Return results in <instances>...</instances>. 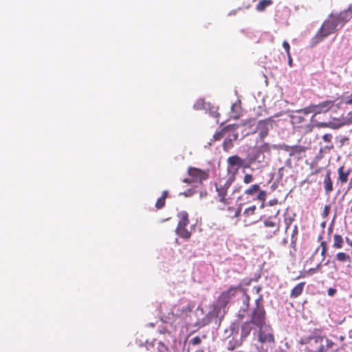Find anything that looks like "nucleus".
I'll return each instance as SVG.
<instances>
[{
	"instance_id": "obj_1",
	"label": "nucleus",
	"mask_w": 352,
	"mask_h": 352,
	"mask_svg": "<svg viewBox=\"0 0 352 352\" xmlns=\"http://www.w3.org/2000/svg\"><path fill=\"white\" fill-rule=\"evenodd\" d=\"M302 344H307L306 349L309 352H327L332 348L334 343L324 336H314L300 342Z\"/></svg>"
},
{
	"instance_id": "obj_2",
	"label": "nucleus",
	"mask_w": 352,
	"mask_h": 352,
	"mask_svg": "<svg viewBox=\"0 0 352 352\" xmlns=\"http://www.w3.org/2000/svg\"><path fill=\"white\" fill-rule=\"evenodd\" d=\"M234 181V176H228L219 178L214 183L217 193L216 199L224 206H228L231 203L232 198L228 196V190Z\"/></svg>"
},
{
	"instance_id": "obj_3",
	"label": "nucleus",
	"mask_w": 352,
	"mask_h": 352,
	"mask_svg": "<svg viewBox=\"0 0 352 352\" xmlns=\"http://www.w3.org/2000/svg\"><path fill=\"white\" fill-rule=\"evenodd\" d=\"M263 302V296L259 294V296L256 300V307L253 309L250 322L256 325L260 329L265 325L266 313L263 305L261 304Z\"/></svg>"
},
{
	"instance_id": "obj_4",
	"label": "nucleus",
	"mask_w": 352,
	"mask_h": 352,
	"mask_svg": "<svg viewBox=\"0 0 352 352\" xmlns=\"http://www.w3.org/2000/svg\"><path fill=\"white\" fill-rule=\"evenodd\" d=\"M177 217L179 221L175 229V233L183 239L188 240L192 235V232L186 228L190 223L188 214L186 211H181L177 214Z\"/></svg>"
},
{
	"instance_id": "obj_5",
	"label": "nucleus",
	"mask_w": 352,
	"mask_h": 352,
	"mask_svg": "<svg viewBox=\"0 0 352 352\" xmlns=\"http://www.w3.org/2000/svg\"><path fill=\"white\" fill-rule=\"evenodd\" d=\"M242 288L241 284L232 285L226 290L222 292L217 299V306L219 309H224L229 304L232 298H234L239 291Z\"/></svg>"
},
{
	"instance_id": "obj_6",
	"label": "nucleus",
	"mask_w": 352,
	"mask_h": 352,
	"mask_svg": "<svg viewBox=\"0 0 352 352\" xmlns=\"http://www.w3.org/2000/svg\"><path fill=\"white\" fill-rule=\"evenodd\" d=\"M261 229L267 239H271L280 230L279 221L276 217H270L264 221L263 226Z\"/></svg>"
},
{
	"instance_id": "obj_7",
	"label": "nucleus",
	"mask_w": 352,
	"mask_h": 352,
	"mask_svg": "<svg viewBox=\"0 0 352 352\" xmlns=\"http://www.w3.org/2000/svg\"><path fill=\"white\" fill-rule=\"evenodd\" d=\"M245 160L240 157L239 155H232L227 160V169L229 173L228 176H234V179H236V175L238 173L239 170L241 167H246L244 165Z\"/></svg>"
},
{
	"instance_id": "obj_8",
	"label": "nucleus",
	"mask_w": 352,
	"mask_h": 352,
	"mask_svg": "<svg viewBox=\"0 0 352 352\" xmlns=\"http://www.w3.org/2000/svg\"><path fill=\"white\" fill-rule=\"evenodd\" d=\"M335 29L333 28L332 23L327 18V20L324 21L320 30L317 32L314 37L313 38L314 44H318L321 42L324 38L328 36L329 35L333 34L335 32Z\"/></svg>"
},
{
	"instance_id": "obj_9",
	"label": "nucleus",
	"mask_w": 352,
	"mask_h": 352,
	"mask_svg": "<svg viewBox=\"0 0 352 352\" xmlns=\"http://www.w3.org/2000/svg\"><path fill=\"white\" fill-rule=\"evenodd\" d=\"M188 174L192 178L193 182L202 183L209 177L208 170H202L198 168L190 166L188 168Z\"/></svg>"
},
{
	"instance_id": "obj_10",
	"label": "nucleus",
	"mask_w": 352,
	"mask_h": 352,
	"mask_svg": "<svg viewBox=\"0 0 352 352\" xmlns=\"http://www.w3.org/2000/svg\"><path fill=\"white\" fill-rule=\"evenodd\" d=\"M245 195L248 196H253L255 194H257L256 199L262 201L263 204H264V201L266 199L267 197V192L260 189V186L257 184L252 185L250 187H249L248 189H246L244 192ZM263 204H262V206Z\"/></svg>"
},
{
	"instance_id": "obj_11",
	"label": "nucleus",
	"mask_w": 352,
	"mask_h": 352,
	"mask_svg": "<svg viewBox=\"0 0 352 352\" xmlns=\"http://www.w3.org/2000/svg\"><path fill=\"white\" fill-rule=\"evenodd\" d=\"M194 306L190 303L175 305L172 308V314L177 318H183L190 313Z\"/></svg>"
},
{
	"instance_id": "obj_12",
	"label": "nucleus",
	"mask_w": 352,
	"mask_h": 352,
	"mask_svg": "<svg viewBox=\"0 0 352 352\" xmlns=\"http://www.w3.org/2000/svg\"><path fill=\"white\" fill-rule=\"evenodd\" d=\"M270 122L267 120H260L258 122L256 128L252 133H254L256 131L258 132L259 136L261 139L265 138L269 132Z\"/></svg>"
},
{
	"instance_id": "obj_13",
	"label": "nucleus",
	"mask_w": 352,
	"mask_h": 352,
	"mask_svg": "<svg viewBox=\"0 0 352 352\" xmlns=\"http://www.w3.org/2000/svg\"><path fill=\"white\" fill-rule=\"evenodd\" d=\"M351 171L352 169H345L344 166H340L338 169V177L337 179V184H340L342 186L346 184Z\"/></svg>"
},
{
	"instance_id": "obj_14",
	"label": "nucleus",
	"mask_w": 352,
	"mask_h": 352,
	"mask_svg": "<svg viewBox=\"0 0 352 352\" xmlns=\"http://www.w3.org/2000/svg\"><path fill=\"white\" fill-rule=\"evenodd\" d=\"M334 105V101L326 100L318 104H314V109L316 110V115L320 113H324L330 110Z\"/></svg>"
},
{
	"instance_id": "obj_15",
	"label": "nucleus",
	"mask_w": 352,
	"mask_h": 352,
	"mask_svg": "<svg viewBox=\"0 0 352 352\" xmlns=\"http://www.w3.org/2000/svg\"><path fill=\"white\" fill-rule=\"evenodd\" d=\"M331 170H328L325 174L324 180H323V185H324V192L326 195H329L331 192L333 191V182L331 178Z\"/></svg>"
},
{
	"instance_id": "obj_16",
	"label": "nucleus",
	"mask_w": 352,
	"mask_h": 352,
	"mask_svg": "<svg viewBox=\"0 0 352 352\" xmlns=\"http://www.w3.org/2000/svg\"><path fill=\"white\" fill-rule=\"evenodd\" d=\"M258 340L262 343H274L275 342L274 335L271 332L265 333L262 329L259 331Z\"/></svg>"
},
{
	"instance_id": "obj_17",
	"label": "nucleus",
	"mask_w": 352,
	"mask_h": 352,
	"mask_svg": "<svg viewBox=\"0 0 352 352\" xmlns=\"http://www.w3.org/2000/svg\"><path fill=\"white\" fill-rule=\"evenodd\" d=\"M305 285V282H302L296 285L290 292V298H296L300 296L304 289Z\"/></svg>"
},
{
	"instance_id": "obj_18",
	"label": "nucleus",
	"mask_w": 352,
	"mask_h": 352,
	"mask_svg": "<svg viewBox=\"0 0 352 352\" xmlns=\"http://www.w3.org/2000/svg\"><path fill=\"white\" fill-rule=\"evenodd\" d=\"M234 129L232 126H226L222 129H221L219 131H217L214 135L213 139L214 141H219L221 140L224 136H226L229 131V129Z\"/></svg>"
},
{
	"instance_id": "obj_19",
	"label": "nucleus",
	"mask_w": 352,
	"mask_h": 352,
	"mask_svg": "<svg viewBox=\"0 0 352 352\" xmlns=\"http://www.w3.org/2000/svg\"><path fill=\"white\" fill-rule=\"evenodd\" d=\"M244 340L240 337L239 339L233 338L232 340L229 341L228 350L233 351L235 348L241 346L243 343Z\"/></svg>"
},
{
	"instance_id": "obj_20",
	"label": "nucleus",
	"mask_w": 352,
	"mask_h": 352,
	"mask_svg": "<svg viewBox=\"0 0 352 352\" xmlns=\"http://www.w3.org/2000/svg\"><path fill=\"white\" fill-rule=\"evenodd\" d=\"M285 151L289 152L290 156H294L295 155H299L305 151V148L302 146H287Z\"/></svg>"
},
{
	"instance_id": "obj_21",
	"label": "nucleus",
	"mask_w": 352,
	"mask_h": 352,
	"mask_svg": "<svg viewBox=\"0 0 352 352\" xmlns=\"http://www.w3.org/2000/svg\"><path fill=\"white\" fill-rule=\"evenodd\" d=\"M168 196V190H164L162 193V195L157 200L155 203V208L157 209H162L166 203V199Z\"/></svg>"
},
{
	"instance_id": "obj_22",
	"label": "nucleus",
	"mask_w": 352,
	"mask_h": 352,
	"mask_svg": "<svg viewBox=\"0 0 352 352\" xmlns=\"http://www.w3.org/2000/svg\"><path fill=\"white\" fill-rule=\"evenodd\" d=\"M250 323V322H246L241 327V337L243 340H245L250 335L252 331Z\"/></svg>"
},
{
	"instance_id": "obj_23",
	"label": "nucleus",
	"mask_w": 352,
	"mask_h": 352,
	"mask_svg": "<svg viewBox=\"0 0 352 352\" xmlns=\"http://www.w3.org/2000/svg\"><path fill=\"white\" fill-rule=\"evenodd\" d=\"M336 258L339 262L348 263L349 264L351 263V256L348 254L343 252H338L336 255Z\"/></svg>"
},
{
	"instance_id": "obj_24",
	"label": "nucleus",
	"mask_w": 352,
	"mask_h": 352,
	"mask_svg": "<svg viewBox=\"0 0 352 352\" xmlns=\"http://www.w3.org/2000/svg\"><path fill=\"white\" fill-rule=\"evenodd\" d=\"M336 15L343 25L348 22L352 17V15L346 10L340 12Z\"/></svg>"
},
{
	"instance_id": "obj_25",
	"label": "nucleus",
	"mask_w": 352,
	"mask_h": 352,
	"mask_svg": "<svg viewBox=\"0 0 352 352\" xmlns=\"http://www.w3.org/2000/svg\"><path fill=\"white\" fill-rule=\"evenodd\" d=\"M273 3L272 0H261L256 6V10L258 12H263L266 8Z\"/></svg>"
},
{
	"instance_id": "obj_26",
	"label": "nucleus",
	"mask_w": 352,
	"mask_h": 352,
	"mask_svg": "<svg viewBox=\"0 0 352 352\" xmlns=\"http://www.w3.org/2000/svg\"><path fill=\"white\" fill-rule=\"evenodd\" d=\"M344 240L341 235L336 234L333 236V247L336 249H340L343 247Z\"/></svg>"
},
{
	"instance_id": "obj_27",
	"label": "nucleus",
	"mask_w": 352,
	"mask_h": 352,
	"mask_svg": "<svg viewBox=\"0 0 352 352\" xmlns=\"http://www.w3.org/2000/svg\"><path fill=\"white\" fill-rule=\"evenodd\" d=\"M328 19L332 23V25H333V28L335 29V30H336V29L338 28H340L344 25L341 23V21L338 19V17L337 16L336 14V15L331 14L329 16Z\"/></svg>"
},
{
	"instance_id": "obj_28",
	"label": "nucleus",
	"mask_w": 352,
	"mask_h": 352,
	"mask_svg": "<svg viewBox=\"0 0 352 352\" xmlns=\"http://www.w3.org/2000/svg\"><path fill=\"white\" fill-rule=\"evenodd\" d=\"M328 19L332 23V25H333V28L335 29V30H336V29L338 28H340L344 25L341 23V21L338 19V17L337 16L336 14V15L331 14L329 16Z\"/></svg>"
},
{
	"instance_id": "obj_29",
	"label": "nucleus",
	"mask_w": 352,
	"mask_h": 352,
	"mask_svg": "<svg viewBox=\"0 0 352 352\" xmlns=\"http://www.w3.org/2000/svg\"><path fill=\"white\" fill-rule=\"evenodd\" d=\"M328 19L332 23V25H333V28L335 29V30H336V29L338 28H340L344 25L341 23V21L338 19V17L337 16L336 14V15L331 14L329 16Z\"/></svg>"
},
{
	"instance_id": "obj_30",
	"label": "nucleus",
	"mask_w": 352,
	"mask_h": 352,
	"mask_svg": "<svg viewBox=\"0 0 352 352\" xmlns=\"http://www.w3.org/2000/svg\"><path fill=\"white\" fill-rule=\"evenodd\" d=\"M230 126H232L234 129H229V131L228 132L227 135L228 138L230 140H232V141H235L237 140L239 137V134L236 132V129L238 128V125L236 124H230Z\"/></svg>"
},
{
	"instance_id": "obj_31",
	"label": "nucleus",
	"mask_w": 352,
	"mask_h": 352,
	"mask_svg": "<svg viewBox=\"0 0 352 352\" xmlns=\"http://www.w3.org/2000/svg\"><path fill=\"white\" fill-rule=\"evenodd\" d=\"M321 269H322V264L320 263L317 264L315 267L310 268L308 270L305 271L304 276H312L317 272H322Z\"/></svg>"
},
{
	"instance_id": "obj_32",
	"label": "nucleus",
	"mask_w": 352,
	"mask_h": 352,
	"mask_svg": "<svg viewBox=\"0 0 352 352\" xmlns=\"http://www.w3.org/2000/svg\"><path fill=\"white\" fill-rule=\"evenodd\" d=\"M299 113H302L304 115H307L313 113L316 115V110L314 109V104H310L308 107H305L302 109L298 111Z\"/></svg>"
},
{
	"instance_id": "obj_33",
	"label": "nucleus",
	"mask_w": 352,
	"mask_h": 352,
	"mask_svg": "<svg viewBox=\"0 0 352 352\" xmlns=\"http://www.w3.org/2000/svg\"><path fill=\"white\" fill-rule=\"evenodd\" d=\"M322 140L326 142H329V143H331V144L329 146H327L325 148L329 149V150H331V149H333V144L331 143V140H332V135L330 134V133H327V134H324L322 136Z\"/></svg>"
},
{
	"instance_id": "obj_34",
	"label": "nucleus",
	"mask_w": 352,
	"mask_h": 352,
	"mask_svg": "<svg viewBox=\"0 0 352 352\" xmlns=\"http://www.w3.org/2000/svg\"><path fill=\"white\" fill-rule=\"evenodd\" d=\"M298 233V228L296 225H294L292 230V233L291 235V243L292 244L295 245L297 240V235Z\"/></svg>"
},
{
	"instance_id": "obj_35",
	"label": "nucleus",
	"mask_w": 352,
	"mask_h": 352,
	"mask_svg": "<svg viewBox=\"0 0 352 352\" xmlns=\"http://www.w3.org/2000/svg\"><path fill=\"white\" fill-rule=\"evenodd\" d=\"M256 210V206L254 205V206H250L249 208H246L244 210L243 214L246 217H250L255 214Z\"/></svg>"
},
{
	"instance_id": "obj_36",
	"label": "nucleus",
	"mask_w": 352,
	"mask_h": 352,
	"mask_svg": "<svg viewBox=\"0 0 352 352\" xmlns=\"http://www.w3.org/2000/svg\"><path fill=\"white\" fill-rule=\"evenodd\" d=\"M232 140H230L228 138H227L224 141H223V150L226 151H228L230 148H231L232 147H233V143H232Z\"/></svg>"
},
{
	"instance_id": "obj_37",
	"label": "nucleus",
	"mask_w": 352,
	"mask_h": 352,
	"mask_svg": "<svg viewBox=\"0 0 352 352\" xmlns=\"http://www.w3.org/2000/svg\"><path fill=\"white\" fill-rule=\"evenodd\" d=\"M320 248H321V256H322V259H324L326 256L327 252V243L326 241H322L320 243Z\"/></svg>"
},
{
	"instance_id": "obj_38",
	"label": "nucleus",
	"mask_w": 352,
	"mask_h": 352,
	"mask_svg": "<svg viewBox=\"0 0 352 352\" xmlns=\"http://www.w3.org/2000/svg\"><path fill=\"white\" fill-rule=\"evenodd\" d=\"M259 151L262 153H270L271 151V146L268 143H264L259 147Z\"/></svg>"
},
{
	"instance_id": "obj_39",
	"label": "nucleus",
	"mask_w": 352,
	"mask_h": 352,
	"mask_svg": "<svg viewBox=\"0 0 352 352\" xmlns=\"http://www.w3.org/2000/svg\"><path fill=\"white\" fill-rule=\"evenodd\" d=\"M254 181V177L252 174H245L243 177V182L245 184L252 183Z\"/></svg>"
},
{
	"instance_id": "obj_40",
	"label": "nucleus",
	"mask_w": 352,
	"mask_h": 352,
	"mask_svg": "<svg viewBox=\"0 0 352 352\" xmlns=\"http://www.w3.org/2000/svg\"><path fill=\"white\" fill-rule=\"evenodd\" d=\"M330 210H331L330 205H326L324 207L322 214L323 218H326L329 214Z\"/></svg>"
},
{
	"instance_id": "obj_41",
	"label": "nucleus",
	"mask_w": 352,
	"mask_h": 352,
	"mask_svg": "<svg viewBox=\"0 0 352 352\" xmlns=\"http://www.w3.org/2000/svg\"><path fill=\"white\" fill-rule=\"evenodd\" d=\"M283 47L285 49V50L286 51L287 56H290V52H289L290 46H289V44L288 43V42L286 41H283Z\"/></svg>"
},
{
	"instance_id": "obj_42",
	"label": "nucleus",
	"mask_w": 352,
	"mask_h": 352,
	"mask_svg": "<svg viewBox=\"0 0 352 352\" xmlns=\"http://www.w3.org/2000/svg\"><path fill=\"white\" fill-rule=\"evenodd\" d=\"M195 191L192 189H188V190L181 192L180 195H184L185 197H191L194 195Z\"/></svg>"
},
{
	"instance_id": "obj_43",
	"label": "nucleus",
	"mask_w": 352,
	"mask_h": 352,
	"mask_svg": "<svg viewBox=\"0 0 352 352\" xmlns=\"http://www.w3.org/2000/svg\"><path fill=\"white\" fill-rule=\"evenodd\" d=\"M201 342V339L199 336H195L191 340V343L193 345H198Z\"/></svg>"
},
{
	"instance_id": "obj_44",
	"label": "nucleus",
	"mask_w": 352,
	"mask_h": 352,
	"mask_svg": "<svg viewBox=\"0 0 352 352\" xmlns=\"http://www.w3.org/2000/svg\"><path fill=\"white\" fill-rule=\"evenodd\" d=\"M228 210H234V214L233 217H239V215L241 214V208H237L236 209H234L233 208L228 207Z\"/></svg>"
},
{
	"instance_id": "obj_45",
	"label": "nucleus",
	"mask_w": 352,
	"mask_h": 352,
	"mask_svg": "<svg viewBox=\"0 0 352 352\" xmlns=\"http://www.w3.org/2000/svg\"><path fill=\"white\" fill-rule=\"evenodd\" d=\"M327 292H328V295L329 296H333L336 294V290L335 289H333V288H329L328 289Z\"/></svg>"
},
{
	"instance_id": "obj_46",
	"label": "nucleus",
	"mask_w": 352,
	"mask_h": 352,
	"mask_svg": "<svg viewBox=\"0 0 352 352\" xmlns=\"http://www.w3.org/2000/svg\"><path fill=\"white\" fill-rule=\"evenodd\" d=\"M292 219H285V223L287 225L286 228H285V231L287 230V229L289 228V227L292 224Z\"/></svg>"
},
{
	"instance_id": "obj_47",
	"label": "nucleus",
	"mask_w": 352,
	"mask_h": 352,
	"mask_svg": "<svg viewBox=\"0 0 352 352\" xmlns=\"http://www.w3.org/2000/svg\"><path fill=\"white\" fill-rule=\"evenodd\" d=\"M245 302L247 307H249L250 302V298L248 294H245Z\"/></svg>"
},
{
	"instance_id": "obj_48",
	"label": "nucleus",
	"mask_w": 352,
	"mask_h": 352,
	"mask_svg": "<svg viewBox=\"0 0 352 352\" xmlns=\"http://www.w3.org/2000/svg\"><path fill=\"white\" fill-rule=\"evenodd\" d=\"M349 140V138L348 137H344L342 138L341 140H340V144H341V146L344 145V144Z\"/></svg>"
},
{
	"instance_id": "obj_49",
	"label": "nucleus",
	"mask_w": 352,
	"mask_h": 352,
	"mask_svg": "<svg viewBox=\"0 0 352 352\" xmlns=\"http://www.w3.org/2000/svg\"><path fill=\"white\" fill-rule=\"evenodd\" d=\"M183 182L184 183H186V184H191L193 182L192 178H185L183 179Z\"/></svg>"
},
{
	"instance_id": "obj_50",
	"label": "nucleus",
	"mask_w": 352,
	"mask_h": 352,
	"mask_svg": "<svg viewBox=\"0 0 352 352\" xmlns=\"http://www.w3.org/2000/svg\"><path fill=\"white\" fill-rule=\"evenodd\" d=\"M294 119L297 120L298 122H301L304 120V118L301 116H294Z\"/></svg>"
},
{
	"instance_id": "obj_51",
	"label": "nucleus",
	"mask_w": 352,
	"mask_h": 352,
	"mask_svg": "<svg viewBox=\"0 0 352 352\" xmlns=\"http://www.w3.org/2000/svg\"><path fill=\"white\" fill-rule=\"evenodd\" d=\"M211 115L215 118L219 116V113L217 111H211Z\"/></svg>"
},
{
	"instance_id": "obj_52",
	"label": "nucleus",
	"mask_w": 352,
	"mask_h": 352,
	"mask_svg": "<svg viewBox=\"0 0 352 352\" xmlns=\"http://www.w3.org/2000/svg\"><path fill=\"white\" fill-rule=\"evenodd\" d=\"M318 127H326L328 126L327 123L325 122H320L317 124L316 125Z\"/></svg>"
},
{
	"instance_id": "obj_53",
	"label": "nucleus",
	"mask_w": 352,
	"mask_h": 352,
	"mask_svg": "<svg viewBox=\"0 0 352 352\" xmlns=\"http://www.w3.org/2000/svg\"><path fill=\"white\" fill-rule=\"evenodd\" d=\"M345 104H352V95L349 97V98L346 100H345Z\"/></svg>"
},
{
	"instance_id": "obj_54",
	"label": "nucleus",
	"mask_w": 352,
	"mask_h": 352,
	"mask_svg": "<svg viewBox=\"0 0 352 352\" xmlns=\"http://www.w3.org/2000/svg\"><path fill=\"white\" fill-rule=\"evenodd\" d=\"M240 107L239 104H238V103H234V104H233L232 105V111H234V109H236V108H238V107Z\"/></svg>"
},
{
	"instance_id": "obj_55",
	"label": "nucleus",
	"mask_w": 352,
	"mask_h": 352,
	"mask_svg": "<svg viewBox=\"0 0 352 352\" xmlns=\"http://www.w3.org/2000/svg\"><path fill=\"white\" fill-rule=\"evenodd\" d=\"M276 204H277V199L271 200L270 201V206H273V205Z\"/></svg>"
},
{
	"instance_id": "obj_56",
	"label": "nucleus",
	"mask_w": 352,
	"mask_h": 352,
	"mask_svg": "<svg viewBox=\"0 0 352 352\" xmlns=\"http://www.w3.org/2000/svg\"><path fill=\"white\" fill-rule=\"evenodd\" d=\"M254 289L255 290L256 294H258L260 292L261 288L260 287H254Z\"/></svg>"
},
{
	"instance_id": "obj_57",
	"label": "nucleus",
	"mask_w": 352,
	"mask_h": 352,
	"mask_svg": "<svg viewBox=\"0 0 352 352\" xmlns=\"http://www.w3.org/2000/svg\"><path fill=\"white\" fill-rule=\"evenodd\" d=\"M346 10L352 15V5H350Z\"/></svg>"
},
{
	"instance_id": "obj_58",
	"label": "nucleus",
	"mask_w": 352,
	"mask_h": 352,
	"mask_svg": "<svg viewBox=\"0 0 352 352\" xmlns=\"http://www.w3.org/2000/svg\"><path fill=\"white\" fill-rule=\"evenodd\" d=\"M352 188V179H350L349 182L348 184V190Z\"/></svg>"
},
{
	"instance_id": "obj_59",
	"label": "nucleus",
	"mask_w": 352,
	"mask_h": 352,
	"mask_svg": "<svg viewBox=\"0 0 352 352\" xmlns=\"http://www.w3.org/2000/svg\"><path fill=\"white\" fill-rule=\"evenodd\" d=\"M288 63H289V65L291 66L292 65V59L291 56H288Z\"/></svg>"
},
{
	"instance_id": "obj_60",
	"label": "nucleus",
	"mask_w": 352,
	"mask_h": 352,
	"mask_svg": "<svg viewBox=\"0 0 352 352\" xmlns=\"http://www.w3.org/2000/svg\"><path fill=\"white\" fill-rule=\"evenodd\" d=\"M322 238H323V237H322V234H320V235H319V236H318V241H320V240H322Z\"/></svg>"
},
{
	"instance_id": "obj_61",
	"label": "nucleus",
	"mask_w": 352,
	"mask_h": 352,
	"mask_svg": "<svg viewBox=\"0 0 352 352\" xmlns=\"http://www.w3.org/2000/svg\"><path fill=\"white\" fill-rule=\"evenodd\" d=\"M283 243L285 244L287 243V240L285 239H283Z\"/></svg>"
},
{
	"instance_id": "obj_62",
	"label": "nucleus",
	"mask_w": 352,
	"mask_h": 352,
	"mask_svg": "<svg viewBox=\"0 0 352 352\" xmlns=\"http://www.w3.org/2000/svg\"><path fill=\"white\" fill-rule=\"evenodd\" d=\"M350 211L352 212V205H351V207L350 208Z\"/></svg>"
},
{
	"instance_id": "obj_63",
	"label": "nucleus",
	"mask_w": 352,
	"mask_h": 352,
	"mask_svg": "<svg viewBox=\"0 0 352 352\" xmlns=\"http://www.w3.org/2000/svg\"><path fill=\"white\" fill-rule=\"evenodd\" d=\"M305 352H309V351H308V350H307V349H305Z\"/></svg>"
},
{
	"instance_id": "obj_64",
	"label": "nucleus",
	"mask_w": 352,
	"mask_h": 352,
	"mask_svg": "<svg viewBox=\"0 0 352 352\" xmlns=\"http://www.w3.org/2000/svg\"><path fill=\"white\" fill-rule=\"evenodd\" d=\"M350 245H352V241L351 242V243H349Z\"/></svg>"
}]
</instances>
